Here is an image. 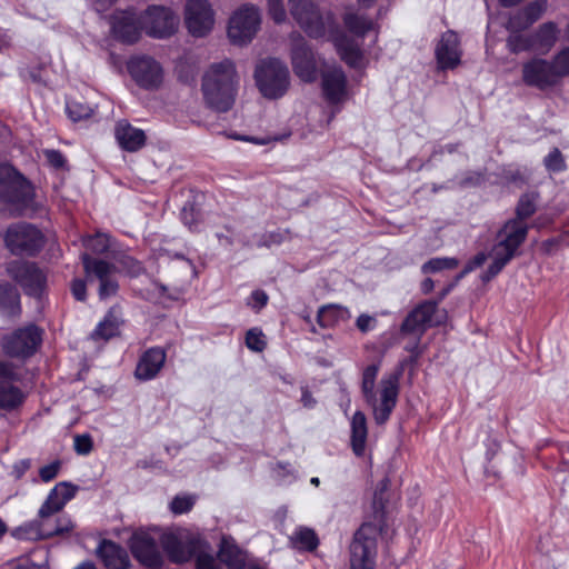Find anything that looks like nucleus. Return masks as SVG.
Listing matches in <instances>:
<instances>
[{
	"label": "nucleus",
	"instance_id": "nucleus-42",
	"mask_svg": "<svg viewBox=\"0 0 569 569\" xmlns=\"http://www.w3.org/2000/svg\"><path fill=\"white\" fill-rule=\"evenodd\" d=\"M197 569H221L214 557L208 551V546L203 541V547L194 555Z\"/></svg>",
	"mask_w": 569,
	"mask_h": 569
},
{
	"label": "nucleus",
	"instance_id": "nucleus-24",
	"mask_svg": "<svg viewBox=\"0 0 569 569\" xmlns=\"http://www.w3.org/2000/svg\"><path fill=\"white\" fill-rule=\"evenodd\" d=\"M437 61L441 69H453L460 63L461 50L458 34L447 31L436 48Z\"/></svg>",
	"mask_w": 569,
	"mask_h": 569
},
{
	"label": "nucleus",
	"instance_id": "nucleus-18",
	"mask_svg": "<svg viewBox=\"0 0 569 569\" xmlns=\"http://www.w3.org/2000/svg\"><path fill=\"white\" fill-rule=\"evenodd\" d=\"M128 70L133 80L142 88H158L163 79L162 67L150 57H136L128 63Z\"/></svg>",
	"mask_w": 569,
	"mask_h": 569
},
{
	"label": "nucleus",
	"instance_id": "nucleus-36",
	"mask_svg": "<svg viewBox=\"0 0 569 569\" xmlns=\"http://www.w3.org/2000/svg\"><path fill=\"white\" fill-rule=\"evenodd\" d=\"M290 542L295 548L311 551L318 546V538L312 529L298 528L290 537Z\"/></svg>",
	"mask_w": 569,
	"mask_h": 569
},
{
	"label": "nucleus",
	"instance_id": "nucleus-40",
	"mask_svg": "<svg viewBox=\"0 0 569 569\" xmlns=\"http://www.w3.org/2000/svg\"><path fill=\"white\" fill-rule=\"evenodd\" d=\"M536 200L537 197L533 193L522 196L517 206V218L515 220L525 223L522 220L529 218L536 211Z\"/></svg>",
	"mask_w": 569,
	"mask_h": 569
},
{
	"label": "nucleus",
	"instance_id": "nucleus-26",
	"mask_svg": "<svg viewBox=\"0 0 569 569\" xmlns=\"http://www.w3.org/2000/svg\"><path fill=\"white\" fill-rule=\"evenodd\" d=\"M107 569H128L129 557L127 551L112 541L104 540L98 549Z\"/></svg>",
	"mask_w": 569,
	"mask_h": 569
},
{
	"label": "nucleus",
	"instance_id": "nucleus-27",
	"mask_svg": "<svg viewBox=\"0 0 569 569\" xmlns=\"http://www.w3.org/2000/svg\"><path fill=\"white\" fill-rule=\"evenodd\" d=\"M86 277L89 281L98 279L99 282L114 276L116 267L102 259L92 258L87 252L81 254Z\"/></svg>",
	"mask_w": 569,
	"mask_h": 569
},
{
	"label": "nucleus",
	"instance_id": "nucleus-55",
	"mask_svg": "<svg viewBox=\"0 0 569 569\" xmlns=\"http://www.w3.org/2000/svg\"><path fill=\"white\" fill-rule=\"evenodd\" d=\"M376 323H377V319L367 313L360 315L356 321V326L361 332H368V331L373 330L376 327Z\"/></svg>",
	"mask_w": 569,
	"mask_h": 569
},
{
	"label": "nucleus",
	"instance_id": "nucleus-17",
	"mask_svg": "<svg viewBox=\"0 0 569 569\" xmlns=\"http://www.w3.org/2000/svg\"><path fill=\"white\" fill-rule=\"evenodd\" d=\"M291 62L295 73L305 82H312L317 77L315 54L303 37L291 36Z\"/></svg>",
	"mask_w": 569,
	"mask_h": 569
},
{
	"label": "nucleus",
	"instance_id": "nucleus-30",
	"mask_svg": "<svg viewBox=\"0 0 569 569\" xmlns=\"http://www.w3.org/2000/svg\"><path fill=\"white\" fill-rule=\"evenodd\" d=\"M218 556L229 569H242L246 565L244 553L228 538L222 539Z\"/></svg>",
	"mask_w": 569,
	"mask_h": 569
},
{
	"label": "nucleus",
	"instance_id": "nucleus-33",
	"mask_svg": "<svg viewBox=\"0 0 569 569\" xmlns=\"http://www.w3.org/2000/svg\"><path fill=\"white\" fill-rule=\"evenodd\" d=\"M343 23L348 31L360 38H363L366 33L375 27V23L370 18L353 11L345 13Z\"/></svg>",
	"mask_w": 569,
	"mask_h": 569
},
{
	"label": "nucleus",
	"instance_id": "nucleus-41",
	"mask_svg": "<svg viewBox=\"0 0 569 569\" xmlns=\"http://www.w3.org/2000/svg\"><path fill=\"white\" fill-rule=\"evenodd\" d=\"M67 113L72 121H80L91 116L92 109L82 102L70 100L67 101Z\"/></svg>",
	"mask_w": 569,
	"mask_h": 569
},
{
	"label": "nucleus",
	"instance_id": "nucleus-50",
	"mask_svg": "<svg viewBox=\"0 0 569 569\" xmlns=\"http://www.w3.org/2000/svg\"><path fill=\"white\" fill-rule=\"evenodd\" d=\"M119 263L130 276H138L143 271L142 264L130 256H122Z\"/></svg>",
	"mask_w": 569,
	"mask_h": 569
},
{
	"label": "nucleus",
	"instance_id": "nucleus-34",
	"mask_svg": "<svg viewBox=\"0 0 569 569\" xmlns=\"http://www.w3.org/2000/svg\"><path fill=\"white\" fill-rule=\"evenodd\" d=\"M558 33L559 30L553 22H546L541 24L537 32L531 36L533 47L545 50L551 49L558 39Z\"/></svg>",
	"mask_w": 569,
	"mask_h": 569
},
{
	"label": "nucleus",
	"instance_id": "nucleus-52",
	"mask_svg": "<svg viewBox=\"0 0 569 569\" xmlns=\"http://www.w3.org/2000/svg\"><path fill=\"white\" fill-rule=\"evenodd\" d=\"M117 290H118V282L116 281L114 277L112 276V277L100 282L99 296L101 299H106L108 297L116 295Z\"/></svg>",
	"mask_w": 569,
	"mask_h": 569
},
{
	"label": "nucleus",
	"instance_id": "nucleus-49",
	"mask_svg": "<svg viewBox=\"0 0 569 569\" xmlns=\"http://www.w3.org/2000/svg\"><path fill=\"white\" fill-rule=\"evenodd\" d=\"M545 166L550 171H561L565 168L563 158L558 149H553L546 158Z\"/></svg>",
	"mask_w": 569,
	"mask_h": 569
},
{
	"label": "nucleus",
	"instance_id": "nucleus-7",
	"mask_svg": "<svg viewBox=\"0 0 569 569\" xmlns=\"http://www.w3.org/2000/svg\"><path fill=\"white\" fill-rule=\"evenodd\" d=\"M261 16L253 4L240 7L231 16L228 26V37L233 44L244 46L252 41L260 29Z\"/></svg>",
	"mask_w": 569,
	"mask_h": 569
},
{
	"label": "nucleus",
	"instance_id": "nucleus-62",
	"mask_svg": "<svg viewBox=\"0 0 569 569\" xmlns=\"http://www.w3.org/2000/svg\"><path fill=\"white\" fill-rule=\"evenodd\" d=\"M389 480L387 478H383L377 486L376 492H375V502L381 501L382 497L381 495L388 489Z\"/></svg>",
	"mask_w": 569,
	"mask_h": 569
},
{
	"label": "nucleus",
	"instance_id": "nucleus-13",
	"mask_svg": "<svg viewBox=\"0 0 569 569\" xmlns=\"http://www.w3.org/2000/svg\"><path fill=\"white\" fill-rule=\"evenodd\" d=\"M41 340V330L34 325H28L6 336L2 349L12 358H27L36 352Z\"/></svg>",
	"mask_w": 569,
	"mask_h": 569
},
{
	"label": "nucleus",
	"instance_id": "nucleus-51",
	"mask_svg": "<svg viewBox=\"0 0 569 569\" xmlns=\"http://www.w3.org/2000/svg\"><path fill=\"white\" fill-rule=\"evenodd\" d=\"M193 503H194V500L192 497L177 496L172 500L170 507H171L172 512L180 515V513L189 511L192 508Z\"/></svg>",
	"mask_w": 569,
	"mask_h": 569
},
{
	"label": "nucleus",
	"instance_id": "nucleus-3",
	"mask_svg": "<svg viewBox=\"0 0 569 569\" xmlns=\"http://www.w3.org/2000/svg\"><path fill=\"white\" fill-rule=\"evenodd\" d=\"M528 227L518 220H509L498 233V242L490 252L491 264L482 279L489 281L515 257L520 244L526 240Z\"/></svg>",
	"mask_w": 569,
	"mask_h": 569
},
{
	"label": "nucleus",
	"instance_id": "nucleus-63",
	"mask_svg": "<svg viewBox=\"0 0 569 569\" xmlns=\"http://www.w3.org/2000/svg\"><path fill=\"white\" fill-rule=\"evenodd\" d=\"M117 0H93V7L98 12L108 10Z\"/></svg>",
	"mask_w": 569,
	"mask_h": 569
},
{
	"label": "nucleus",
	"instance_id": "nucleus-21",
	"mask_svg": "<svg viewBox=\"0 0 569 569\" xmlns=\"http://www.w3.org/2000/svg\"><path fill=\"white\" fill-rule=\"evenodd\" d=\"M322 92L331 104L343 103L348 99L347 78L341 68H329L322 72Z\"/></svg>",
	"mask_w": 569,
	"mask_h": 569
},
{
	"label": "nucleus",
	"instance_id": "nucleus-20",
	"mask_svg": "<svg viewBox=\"0 0 569 569\" xmlns=\"http://www.w3.org/2000/svg\"><path fill=\"white\" fill-rule=\"evenodd\" d=\"M522 80L526 84L539 89L553 87L558 83L550 61L535 58L522 67Z\"/></svg>",
	"mask_w": 569,
	"mask_h": 569
},
{
	"label": "nucleus",
	"instance_id": "nucleus-10",
	"mask_svg": "<svg viewBox=\"0 0 569 569\" xmlns=\"http://www.w3.org/2000/svg\"><path fill=\"white\" fill-rule=\"evenodd\" d=\"M160 542L169 559L176 563L189 561L203 547V540L187 530L163 533Z\"/></svg>",
	"mask_w": 569,
	"mask_h": 569
},
{
	"label": "nucleus",
	"instance_id": "nucleus-47",
	"mask_svg": "<svg viewBox=\"0 0 569 569\" xmlns=\"http://www.w3.org/2000/svg\"><path fill=\"white\" fill-rule=\"evenodd\" d=\"M246 346L252 351H262L266 348V341L262 331L257 328L250 329L246 335Z\"/></svg>",
	"mask_w": 569,
	"mask_h": 569
},
{
	"label": "nucleus",
	"instance_id": "nucleus-59",
	"mask_svg": "<svg viewBox=\"0 0 569 569\" xmlns=\"http://www.w3.org/2000/svg\"><path fill=\"white\" fill-rule=\"evenodd\" d=\"M73 297L79 301H84L87 297L86 282L81 279H74L71 283Z\"/></svg>",
	"mask_w": 569,
	"mask_h": 569
},
{
	"label": "nucleus",
	"instance_id": "nucleus-43",
	"mask_svg": "<svg viewBox=\"0 0 569 569\" xmlns=\"http://www.w3.org/2000/svg\"><path fill=\"white\" fill-rule=\"evenodd\" d=\"M507 47L513 53L529 50L533 47L532 37H525L519 32L511 33L507 39Z\"/></svg>",
	"mask_w": 569,
	"mask_h": 569
},
{
	"label": "nucleus",
	"instance_id": "nucleus-19",
	"mask_svg": "<svg viewBox=\"0 0 569 569\" xmlns=\"http://www.w3.org/2000/svg\"><path fill=\"white\" fill-rule=\"evenodd\" d=\"M130 549L133 557L146 567L159 568L163 562L156 540L148 532H134L130 539Z\"/></svg>",
	"mask_w": 569,
	"mask_h": 569
},
{
	"label": "nucleus",
	"instance_id": "nucleus-39",
	"mask_svg": "<svg viewBox=\"0 0 569 569\" xmlns=\"http://www.w3.org/2000/svg\"><path fill=\"white\" fill-rule=\"evenodd\" d=\"M458 261L453 258H432L421 267V272L425 274L436 273L446 269H455Z\"/></svg>",
	"mask_w": 569,
	"mask_h": 569
},
{
	"label": "nucleus",
	"instance_id": "nucleus-9",
	"mask_svg": "<svg viewBox=\"0 0 569 569\" xmlns=\"http://www.w3.org/2000/svg\"><path fill=\"white\" fill-rule=\"evenodd\" d=\"M377 555V532L370 525H363L355 533L350 545V568L373 569Z\"/></svg>",
	"mask_w": 569,
	"mask_h": 569
},
{
	"label": "nucleus",
	"instance_id": "nucleus-46",
	"mask_svg": "<svg viewBox=\"0 0 569 569\" xmlns=\"http://www.w3.org/2000/svg\"><path fill=\"white\" fill-rule=\"evenodd\" d=\"M529 27L530 23L527 21V16L523 13L522 10H519L510 14L506 23V29L510 31V33L520 32L522 30L528 29Z\"/></svg>",
	"mask_w": 569,
	"mask_h": 569
},
{
	"label": "nucleus",
	"instance_id": "nucleus-61",
	"mask_svg": "<svg viewBox=\"0 0 569 569\" xmlns=\"http://www.w3.org/2000/svg\"><path fill=\"white\" fill-rule=\"evenodd\" d=\"M181 216H182L183 223L191 229L192 226H193V211H192V208H188L187 206L183 207Z\"/></svg>",
	"mask_w": 569,
	"mask_h": 569
},
{
	"label": "nucleus",
	"instance_id": "nucleus-35",
	"mask_svg": "<svg viewBox=\"0 0 569 569\" xmlns=\"http://www.w3.org/2000/svg\"><path fill=\"white\" fill-rule=\"evenodd\" d=\"M120 321L114 310L108 312L102 321L98 323L94 331L91 333L93 340H108L119 331Z\"/></svg>",
	"mask_w": 569,
	"mask_h": 569
},
{
	"label": "nucleus",
	"instance_id": "nucleus-53",
	"mask_svg": "<svg viewBox=\"0 0 569 569\" xmlns=\"http://www.w3.org/2000/svg\"><path fill=\"white\" fill-rule=\"evenodd\" d=\"M92 449V441L88 435H77L74 437V450L80 455H88Z\"/></svg>",
	"mask_w": 569,
	"mask_h": 569
},
{
	"label": "nucleus",
	"instance_id": "nucleus-2",
	"mask_svg": "<svg viewBox=\"0 0 569 569\" xmlns=\"http://www.w3.org/2000/svg\"><path fill=\"white\" fill-rule=\"evenodd\" d=\"M238 90L239 76L234 63L229 59L211 63L202 76L203 101L217 112H227L233 107Z\"/></svg>",
	"mask_w": 569,
	"mask_h": 569
},
{
	"label": "nucleus",
	"instance_id": "nucleus-29",
	"mask_svg": "<svg viewBox=\"0 0 569 569\" xmlns=\"http://www.w3.org/2000/svg\"><path fill=\"white\" fill-rule=\"evenodd\" d=\"M6 378L0 380V410L12 411L24 401V393Z\"/></svg>",
	"mask_w": 569,
	"mask_h": 569
},
{
	"label": "nucleus",
	"instance_id": "nucleus-56",
	"mask_svg": "<svg viewBox=\"0 0 569 569\" xmlns=\"http://www.w3.org/2000/svg\"><path fill=\"white\" fill-rule=\"evenodd\" d=\"M268 302V295L262 290H254L250 296L249 305L257 310L263 308Z\"/></svg>",
	"mask_w": 569,
	"mask_h": 569
},
{
	"label": "nucleus",
	"instance_id": "nucleus-1",
	"mask_svg": "<svg viewBox=\"0 0 569 569\" xmlns=\"http://www.w3.org/2000/svg\"><path fill=\"white\" fill-rule=\"evenodd\" d=\"M290 13L301 29L311 38L329 34L341 57L352 68H362L365 58L360 44L343 33L337 32L335 16L321 10L313 0H289Z\"/></svg>",
	"mask_w": 569,
	"mask_h": 569
},
{
	"label": "nucleus",
	"instance_id": "nucleus-28",
	"mask_svg": "<svg viewBox=\"0 0 569 569\" xmlns=\"http://www.w3.org/2000/svg\"><path fill=\"white\" fill-rule=\"evenodd\" d=\"M368 437L367 419L361 411L355 412L351 419V448L357 457H362L366 451Z\"/></svg>",
	"mask_w": 569,
	"mask_h": 569
},
{
	"label": "nucleus",
	"instance_id": "nucleus-45",
	"mask_svg": "<svg viewBox=\"0 0 569 569\" xmlns=\"http://www.w3.org/2000/svg\"><path fill=\"white\" fill-rule=\"evenodd\" d=\"M547 9V0H535L528 3L523 9V13L527 16V21L533 24Z\"/></svg>",
	"mask_w": 569,
	"mask_h": 569
},
{
	"label": "nucleus",
	"instance_id": "nucleus-8",
	"mask_svg": "<svg viewBox=\"0 0 569 569\" xmlns=\"http://www.w3.org/2000/svg\"><path fill=\"white\" fill-rule=\"evenodd\" d=\"M140 14L143 31L151 38H169L178 30L179 17L168 7L149 6Z\"/></svg>",
	"mask_w": 569,
	"mask_h": 569
},
{
	"label": "nucleus",
	"instance_id": "nucleus-14",
	"mask_svg": "<svg viewBox=\"0 0 569 569\" xmlns=\"http://www.w3.org/2000/svg\"><path fill=\"white\" fill-rule=\"evenodd\" d=\"M7 273L19 283L29 296L38 297L44 289L46 274L34 263L11 261L7 264Z\"/></svg>",
	"mask_w": 569,
	"mask_h": 569
},
{
	"label": "nucleus",
	"instance_id": "nucleus-57",
	"mask_svg": "<svg viewBox=\"0 0 569 569\" xmlns=\"http://www.w3.org/2000/svg\"><path fill=\"white\" fill-rule=\"evenodd\" d=\"M4 298L8 299L12 303H18L19 296L16 289L11 284H1L0 283V303H3Z\"/></svg>",
	"mask_w": 569,
	"mask_h": 569
},
{
	"label": "nucleus",
	"instance_id": "nucleus-60",
	"mask_svg": "<svg viewBox=\"0 0 569 569\" xmlns=\"http://www.w3.org/2000/svg\"><path fill=\"white\" fill-rule=\"evenodd\" d=\"M44 156L47 161L54 168H60L64 164V158L62 153L57 150H46Z\"/></svg>",
	"mask_w": 569,
	"mask_h": 569
},
{
	"label": "nucleus",
	"instance_id": "nucleus-15",
	"mask_svg": "<svg viewBox=\"0 0 569 569\" xmlns=\"http://www.w3.org/2000/svg\"><path fill=\"white\" fill-rule=\"evenodd\" d=\"M184 23L193 37H206L214 26V13L208 0H188L184 7Z\"/></svg>",
	"mask_w": 569,
	"mask_h": 569
},
{
	"label": "nucleus",
	"instance_id": "nucleus-54",
	"mask_svg": "<svg viewBox=\"0 0 569 569\" xmlns=\"http://www.w3.org/2000/svg\"><path fill=\"white\" fill-rule=\"evenodd\" d=\"M60 466L61 465L59 461H54L50 465H47V466L40 468L39 476H40L41 480L44 482H49V481L53 480L58 476Z\"/></svg>",
	"mask_w": 569,
	"mask_h": 569
},
{
	"label": "nucleus",
	"instance_id": "nucleus-32",
	"mask_svg": "<svg viewBox=\"0 0 569 569\" xmlns=\"http://www.w3.org/2000/svg\"><path fill=\"white\" fill-rule=\"evenodd\" d=\"M49 519H39L37 525L36 537L39 539L50 538L57 535L69 532L73 528L72 521L67 517H60L57 519L54 526L48 525Z\"/></svg>",
	"mask_w": 569,
	"mask_h": 569
},
{
	"label": "nucleus",
	"instance_id": "nucleus-37",
	"mask_svg": "<svg viewBox=\"0 0 569 569\" xmlns=\"http://www.w3.org/2000/svg\"><path fill=\"white\" fill-rule=\"evenodd\" d=\"M83 247L89 256L90 253L103 254L111 248L110 238L106 233L98 232L93 236L83 238Z\"/></svg>",
	"mask_w": 569,
	"mask_h": 569
},
{
	"label": "nucleus",
	"instance_id": "nucleus-38",
	"mask_svg": "<svg viewBox=\"0 0 569 569\" xmlns=\"http://www.w3.org/2000/svg\"><path fill=\"white\" fill-rule=\"evenodd\" d=\"M558 82L569 77V47L561 49L550 61Z\"/></svg>",
	"mask_w": 569,
	"mask_h": 569
},
{
	"label": "nucleus",
	"instance_id": "nucleus-48",
	"mask_svg": "<svg viewBox=\"0 0 569 569\" xmlns=\"http://www.w3.org/2000/svg\"><path fill=\"white\" fill-rule=\"evenodd\" d=\"M268 11L276 23H282L287 19L283 0H267Z\"/></svg>",
	"mask_w": 569,
	"mask_h": 569
},
{
	"label": "nucleus",
	"instance_id": "nucleus-58",
	"mask_svg": "<svg viewBox=\"0 0 569 569\" xmlns=\"http://www.w3.org/2000/svg\"><path fill=\"white\" fill-rule=\"evenodd\" d=\"M30 467L31 461L29 459L19 460L12 465L10 475L14 479H20L27 472V470H29Z\"/></svg>",
	"mask_w": 569,
	"mask_h": 569
},
{
	"label": "nucleus",
	"instance_id": "nucleus-23",
	"mask_svg": "<svg viewBox=\"0 0 569 569\" xmlns=\"http://www.w3.org/2000/svg\"><path fill=\"white\" fill-rule=\"evenodd\" d=\"M166 351L160 347L146 350L136 367L134 377L141 381L154 379L166 363Z\"/></svg>",
	"mask_w": 569,
	"mask_h": 569
},
{
	"label": "nucleus",
	"instance_id": "nucleus-16",
	"mask_svg": "<svg viewBox=\"0 0 569 569\" xmlns=\"http://www.w3.org/2000/svg\"><path fill=\"white\" fill-rule=\"evenodd\" d=\"M142 30L141 14L133 8L118 10L111 16L112 34L123 43L137 42Z\"/></svg>",
	"mask_w": 569,
	"mask_h": 569
},
{
	"label": "nucleus",
	"instance_id": "nucleus-31",
	"mask_svg": "<svg viewBox=\"0 0 569 569\" xmlns=\"http://www.w3.org/2000/svg\"><path fill=\"white\" fill-rule=\"evenodd\" d=\"M351 317L350 311L341 306L329 305L319 309L317 321L321 328L333 327L340 321H346Z\"/></svg>",
	"mask_w": 569,
	"mask_h": 569
},
{
	"label": "nucleus",
	"instance_id": "nucleus-11",
	"mask_svg": "<svg viewBox=\"0 0 569 569\" xmlns=\"http://www.w3.org/2000/svg\"><path fill=\"white\" fill-rule=\"evenodd\" d=\"M4 241L13 254L33 256L43 246V236L32 224L16 223L8 228Z\"/></svg>",
	"mask_w": 569,
	"mask_h": 569
},
{
	"label": "nucleus",
	"instance_id": "nucleus-44",
	"mask_svg": "<svg viewBox=\"0 0 569 569\" xmlns=\"http://www.w3.org/2000/svg\"><path fill=\"white\" fill-rule=\"evenodd\" d=\"M378 365H370L363 370L361 381V391L363 396L376 390V379L378 376Z\"/></svg>",
	"mask_w": 569,
	"mask_h": 569
},
{
	"label": "nucleus",
	"instance_id": "nucleus-12",
	"mask_svg": "<svg viewBox=\"0 0 569 569\" xmlns=\"http://www.w3.org/2000/svg\"><path fill=\"white\" fill-rule=\"evenodd\" d=\"M445 319V311L438 308V301L426 300L408 313L401 325V331L421 335L428 328L441 325Z\"/></svg>",
	"mask_w": 569,
	"mask_h": 569
},
{
	"label": "nucleus",
	"instance_id": "nucleus-64",
	"mask_svg": "<svg viewBox=\"0 0 569 569\" xmlns=\"http://www.w3.org/2000/svg\"><path fill=\"white\" fill-rule=\"evenodd\" d=\"M487 260V254L483 253V252H480L478 253L477 256H475V258L470 261L469 266H468V270H473L480 266H482L485 263V261Z\"/></svg>",
	"mask_w": 569,
	"mask_h": 569
},
{
	"label": "nucleus",
	"instance_id": "nucleus-22",
	"mask_svg": "<svg viewBox=\"0 0 569 569\" xmlns=\"http://www.w3.org/2000/svg\"><path fill=\"white\" fill-rule=\"evenodd\" d=\"M77 488L69 482H59L49 492L47 499L38 511L39 519H49L63 509L66 503L76 495Z\"/></svg>",
	"mask_w": 569,
	"mask_h": 569
},
{
	"label": "nucleus",
	"instance_id": "nucleus-6",
	"mask_svg": "<svg viewBox=\"0 0 569 569\" xmlns=\"http://www.w3.org/2000/svg\"><path fill=\"white\" fill-rule=\"evenodd\" d=\"M399 383L396 375L385 376L378 388L363 396L367 405L372 409L376 423H386L398 401Z\"/></svg>",
	"mask_w": 569,
	"mask_h": 569
},
{
	"label": "nucleus",
	"instance_id": "nucleus-25",
	"mask_svg": "<svg viewBox=\"0 0 569 569\" xmlns=\"http://www.w3.org/2000/svg\"><path fill=\"white\" fill-rule=\"evenodd\" d=\"M114 133L120 147L129 152L141 149L146 143L143 130L134 128L124 121L118 122Z\"/></svg>",
	"mask_w": 569,
	"mask_h": 569
},
{
	"label": "nucleus",
	"instance_id": "nucleus-4",
	"mask_svg": "<svg viewBox=\"0 0 569 569\" xmlns=\"http://www.w3.org/2000/svg\"><path fill=\"white\" fill-rule=\"evenodd\" d=\"M32 198L31 184L10 164L0 166V200L22 212L31 207Z\"/></svg>",
	"mask_w": 569,
	"mask_h": 569
},
{
	"label": "nucleus",
	"instance_id": "nucleus-5",
	"mask_svg": "<svg viewBox=\"0 0 569 569\" xmlns=\"http://www.w3.org/2000/svg\"><path fill=\"white\" fill-rule=\"evenodd\" d=\"M254 79L263 97L276 99L288 90L289 70L278 59L262 60L256 68Z\"/></svg>",
	"mask_w": 569,
	"mask_h": 569
}]
</instances>
